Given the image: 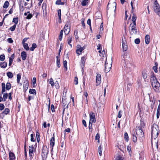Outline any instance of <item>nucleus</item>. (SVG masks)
<instances>
[{"mask_svg":"<svg viewBox=\"0 0 160 160\" xmlns=\"http://www.w3.org/2000/svg\"><path fill=\"white\" fill-rule=\"evenodd\" d=\"M92 122H89V130H90L92 128Z\"/></svg>","mask_w":160,"mask_h":160,"instance_id":"338daca9","label":"nucleus"},{"mask_svg":"<svg viewBox=\"0 0 160 160\" xmlns=\"http://www.w3.org/2000/svg\"><path fill=\"white\" fill-rule=\"evenodd\" d=\"M55 139H54V135L53 134V137L51 138L50 140V145L52 147V151L53 150V147L54 146L55 144Z\"/></svg>","mask_w":160,"mask_h":160,"instance_id":"ddd939ff","label":"nucleus"},{"mask_svg":"<svg viewBox=\"0 0 160 160\" xmlns=\"http://www.w3.org/2000/svg\"><path fill=\"white\" fill-rule=\"evenodd\" d=\"M18 18H14L13 19L12 22H14L15 24H16V25H17V24L18 22Z\"/></svg>","mask_w":160,"mask_h":160,"instance_id":"f704fd0d","label":"nucleus"},{"mask_svg":"<svg viewBox=\"0 0 160 160\" xmlns=\"http://www.w3.org/2000/svg\"><path fill=\"white\" fill-rule=\"evenodd\" d=\"M10 111H3L0 114L1 118H3L5 115H7L9 113Z\"/></svg>","mask_w":160,"mask_h":160,"instance_id":"4468645a","label":"nucleus"},{"mask_svg":"<svg viewBox=\"0 0 160 160\" xmlns=\"http://www.w3.org/2000/svg\"><path fill=\"white\" fill-rule=\"evenodd\" d=\"M16 27V24H14L10 28L9 30L10 31H13L15 30Z\"/></svg>","mask_w":160,"mask_h":160,"instance_id":"37998d69","label":"nucleus"},{"mask_svg":"<svg viewBox=\"0 0 160 160\" xmlns=\"http://www.w3.org/2000/svg\"><path fill=\"white\" fill-rule=\"evenodd\" d=\"M62 103L63 108V110H65L66 109L68 108L69 102H67L66 99L62 98Z\"/></svg>","mask_w":160,"mask_h":160,"instance_id":"39448f33","label":"nucleus"},{"mask_svg":"<svg viewBox=\"0 0 160 160\" xmlns=\"http://www.w3.org/2000/svg\"><path fill=\"white\" fill-rule=\"evenodd\" d=\"M23 46L24 48L27 50H28L29 49V48L28 46V43H24L23 44Z\"/></svg>","mask_w":160,"mask_h":160,"instance_id":"72a5a7b5","label":"nucleus"},{"mask_svg":"<svg viewBox=\"0 0 160 160\" xmlns=\"http://www.w3.org/2000/svg\"><path fill=\"white\" fill-rule=\"evenodd\" d=\"M77 48L78 49L76 50V53L79 55H80L82 51L85 48V46L81 47V46L79 45H77Z\"/></svg>","mask_w":160,"mask_h":160,"instance_id":"423d86ee","label":"nucleus"},{"mask_svg":"<svg viewBox=\"0 0 160 160\" xmlns=\"http://www.w3.org/2000/svg\"><path fill=\"white\" fill-rule=\"evenodd\" d=\"M49 83L51 85L52 87L54 86V83L53 80L52 78H51L49 79Z\"/></svg>","mask_w":160,"mask_h":160,"instance_id":"ea45409f","label":"nucleus"},{"mask_svg":"<svg viewBox=\"0 0 160 160\" xmlns=\"http://www.w3.org/2000/svg\"><path fill=\"white\" fill-rule=\"evenodd\" d=\"M90 116V121L91 122H93L94 123H95L96 122V119L95 118V114L91 112L89 114Z\"/></svg>","mask_w":160,"mask_h":160,"instance_id":"20e7f679","label":"nucleus"},{"mask_svg":"<svg viewBox=\"0 0 160 160\" xmlns=\"http://www.w3.org/2000/svg\"><path fill=\"white\" fill-rule=\"evenodd\" d=\"M86 58L85 56H83L81 58L80 65L82 68H83L84 67V64L85 62Z\"/></svg>","mask_w":160,"mask_h":160,"instance_id":"f8f14e48","label":"nucleus"},{"mask_svg":"<svg viewBox=\"0 0 160 160\" xmlns=\"http://www.w3.org/2000/svg\"><path fill=\"white\" fill-rule=\"evenodd\" d=\"M152 69L155 72H158V67L153 66Z\"/></svg>","mask_w":160,"mask_h":160,"instance_id":"0e129e2a","label":"nucleus"},{"mask_svg":"<svg viewBox=\"0 0 160 160\" xmlns=\"http://www.w3.org/2000/svg\"><path fill=\"white\" fill-rule=\"evenodd\" d=\"M101 77L100 74L98 73L96 77V82L97 86L99 85L101 82Z\"/></svg>","mask_w":160,"mask_h":160,"instance_id":"1a4fd4ad","label":"nucleus"},{"mask_svg":"<svg viewBox=\"0 0 160 160\" xmlns=\"http://www.w3.org/2000/svg\"><path fill=\"white\" fill-rule=\"evenodd\" d=\"M28 82L27 80L25 81L23 83V87L24 90H26L28 88Z\"/></svg>","mask_w":160,"mask_h":160,"instance_id":"f3484780","label":"nucleus"},{"mask_svg":"<svg viewBox=\"0 0 160 160\" xmlns=\"http://www.w3.org/2000/svg\"><path fill=\"white\" fill-rule=\"evenodd\" d=\"M9 3L8 1H6L3 6V8H7L8 7Z\"/></svg>","mask_w":160,"mask_h":160,"instance_id":"2f4dec72","label":"nucleus"},{"mask_svg":"<svg viewBox=\"0 0 160 160\" xmlns=\"http://www.w3.org/2000/svg\"><path fill=\"white\" fill-rule=\"evenodd\" d=\"M29 155L30 157H32L33 155V153L34 152V147L32 145L30 146L29 147Z\"/></svg>","mask_w":160,"mask_h":160,"instance_id":"9b49d317","label":"nucleus"},{"mask_svg":"<svg viewBox=\"0 0 160 160\" xmlns=\"http://www.w3.org/2000/svg\"><path fill=\"white\" fill-rule=\"evenodd\" d=\"M150 37L148 35H146L145 37V43L148 44L150 42Z\"/></svg>","mask_w":160,"mask_h":160,"instance_id":"dca6fc26","label":"nucleus"},{"mask_svg":"<svg viewBox=\"0 0 160 160\" xmlns=\"http://www.w3.org/2000/svg\"><path fill=\"white\" fill-rule=\"evenodd\" d=\"M142 76L144 79H145L147 78V74L145 72H142Z\"/></svg>","mask_w":160,"mask_h":160,"instance_id":"6e6d98bb","label":"nucleus"},{"mask_svg":"<svg viewBox=\"0 0 160 160\" xmlns=\"http://www.w3.org/2000/svg\"><path fill=\"white\" fill-rule=\"evenodd\" d=\"M59 56H57L56 57L57 58V65L58 67L59 68L60 67L61 65L60 64V59L59 58Z\"/></svg>","mask_w":160,"mask_h":160,"instance_id":"b1692460","label":"nucleus"},{"mask_svg":"<svg viewBox=\"0 0 160 160\" xmlns=\"http://www.w3.org/2000/svg\"><path fill=\"white\" fill-rule=\"evenodd\" d=\"M5 59V56L4 54H2L0 56V60L3 61Z\"/></svg>","mask_w":160,"mask_h":160,"instance_id":"de8ad7c7","label":"nucleus"},{"mask_svg":"<svg viewBox=\"0 0 160 160\" xmlns=\"http://www.w3.org/2000/svg\"><path fill=\"white\" fill-rule=\"evenodd\" d=\"M136 19L137 17L136 15L134 13H133L132 18V21L134 25L136 24Z\"/></svg>","mask_w":160,"mask_h":160,"instance_id":"5701e85b","label":"nucleus"},{"mask_svg":"<svg viewBox=\"0 0 160 160\" xmlns=\"http://www.w3.org/2000/svg\"><path fill=\"white\" fill-rule=\"evenodd\" d=\"M122 47V48L123 51H126L128 49V45L126 46H123Z\"/></svg>","mask_w":160,"mask_h":160,"instance_id":"052dcab7","label":"nucleus"},{"mask_svg":"<svg viewBox=\"0 0 160 160\" xmlns=\"http://www.w3.org/2000/svg\"><path fill=\"white\" fill-rule=\"evenodd\" d=\"M46 7H47V5L45 3H43L42 4V8L43 10H46Z\"/></svg>","mask_w":160,"mask_h":160,"instance_id":"09e8293b","label":"nucleus"},{"mask_svg":"<svg viewBox=\"0 0 160 160\" xmlns=\"http://www.w3.org/2000/svg\"><path fill=\"white\" fill-rule=\"evenodd\" d=\"M8 42L11 43H12L13 42V41L11 38H9L7 39Z\"/></svg>","mask_w":160,"mask_h":160,"instance_id":"680f3d73","label":"nucleus"},{"mask_svg":"<svg viewBox=\"0 0 160 160\" xmlns=\"http://www.w3.org/2000/svg\"><path fill=\"white\" fill-rule=\"evenodd\" d=\"M122 46H126L127 45V42L125 38L124 37V38L122 37Z\"/></svg>","mask_w":160,"mask_h":160,"instance_id":"c85d7f7f","label":"nucleus"},{"mask_svg":"<svg viewBox=\"0 0 160 160\" xmlns=\"http://www.w3.org/2000/svg\"><path fill=\"white\" fill-rule=\"evenodd\" d=\"M29 92L31 94H36V91L34 89H30L29 91Z\"/></svg>","mask_w":160,"mask_h":160,"instance_id":"e433bc0d","label":"nucleus"},{"mask_svg":"<svg viewBox=\"0 0 160 160\" xmlns=\"http://www.w3.org/2000/svg\"><path fill=\"white\" fill-rule=\"evenodd\" d=\"M7 75L8 78H11L13 77V75L12 72H8L7 73Z\"/></svg>","mask_w":160,"mask_h":160,"instance_id":"473e14b6","label":"nucleus"},{"mask_svg":"<svg viewBox=\"0 0 160 160\" xmlns=\"http://www.w3.org/2000/svg\"><path fill=\"white\" fill-rule=\"evenodd\" d=\"M31 139L30 140L32 142H35V139L34 138V135L33 134H31Z\"/></svg>","mask_w":160,"mask_h":160,"instance_id":"49530a36","label":"nucleus"},{"mask_svg":"<svg viewBox=\"0 0 160 160\" xmlns=\"http://www.w3.org/2000/svg\"><path fill=\"white\" fill-rule=\"evenodd\" d=\"M9 157L10 160H14L15 158L14 154L11 152H9Z\"/></svg>","mask_w":160,"mask_h":160,"instance_id":"2eb2a0df","label":"nucleus"},{"mask_svg":"<svg viewBox=\"0 0 160 160\" xmlns=\"http://www.w3.org/2000/svg\"><path fill=\"white\" fill-rule=\"evenodd\" d=\"M4 108V105L2 104H0V110H2Z\"/></svg>","mask_w":160,"mask_h":160,"instance_id":"e2e57ef3","label":"nucleus"},{"mask_svg":"<svg viewBox=\"0 0 160 160\" xmlns=\"http://www.w3.org/2000/svg\"><path fill=\"white\" fill-rule=\"evenodd\" d=\"M70 31V27L68 25H66L64 28V31L65 34L67 35Z\"/></svg>","mask_w":160,"mask_h":160,"instance_id":"9d476101","label":"nucleus"},{"mask_svg":"<svg viewBox=\"0 0 160 160\" xmlns=\"http://www.w3.org/2000/svg\"><path fill=\"white\" fill-rule=\"evenodd\" d=\"M159 130L158 125L154 123L152 127V129L151 131L152 136V147L153 148V142L152 139H155L158 136L159 133Z\"/></svg>","mask_w":160,"mask_h":160,"instance_id":"f257e3e1","label":"nucleus"},{"mask_svg":"<svg viewBox=\"0 0 160 160\" xmlns=\"http://www.w3.org/2000/svg\"><path fill=\"white\" fill-rule=\"evenodd\" d=\"M132 141L134 142H136L137 141V137L136 136L134 135L133 134H132Z\"/></svg>","mask_w":160,"mask_h":160,"instance_id":"a18cd8bd","label":"nucleus"},{"mask_svg":"<svg viewBox=\"0 0 160 160\" xmlns=\"http://www.w3.org/2000/svg\"><path fill=\"white\" fill-rule=\"evenodd\" d=\"M11 87V85L10 82H7L6 84V89L7 90H9L10 89Z\"/></svg>","mask_w":160,"mask_h":160,"instance_id":"cd10ccee","label":"nucleus"},{"mask_svg":"<svg viewBox=\"0 0 160 160\" xmlns=\"http://www.w3.org/2000/svg\"><path fill=\"white\" fill-rule=\"evenodd\" d=\"M136 132L138 137L141 138V139H142L144 138L143 132L142 129H140V128L136 127Z\"/></svg>","mask_w":160,"mask_h":160,"instance_id":"f03ea898","label":"nucleus"},{"mask_svg":"<svg viewBox=\"0 0 160 160\" xmlns=\"http://www.w3.org/2000/svg\"><path fill=\"white\" fill-rule=\"evenodd\" d=\"M154 12L160 17V7L157 1L155 2L153 6Z\"/></svg>","mask_w":160,"mask_h":160,"instance_id":"7ed1b4c3","label":"nucleus"},{"mask_svg":"<svg viewBox=\"0 0 160 160\" xmlns=\"http://www.w3.org/2000/svg\"><path fill=\"white\" fill-rule=\"evenodd\" d=\"M58 16L59 17V20H61V9H59L58 11Z\"/></svg>","mask_w":160,"mask_h":160,"instance_id":"3c124183","label":"nucleus"},{"mask_svg":"<svg viewBox=\"0 0 160 160\" xmlns=\"http://www.w3.org/2000/svg\"><path fill=\"white\" fill-rule=\"evenodd\" d=\"M67 62L66 60H65L63 61V67L66 68V70H67Z\"/></svg>","mask_w":160,"mask_h":160,"instance_id":"a19ab883","label":"nucleus"},{"mask_svg":"<svg viewBox=\"0 0 160 160\" xmlns=\"http://www.w3.org/2000/svg\"><path fill=\"white\" fill-rule=\"evenodd\" d=\"M17 82L18 83H20V81L21 78V76L20 73L18 74L17 76Z\"/></svg>","mask_w":160,"mask_h":160,"instance_id":"7c9ffc66","label":"nucleus"},{"mask_svg":"<svg viewBox=\"0 0 160 160\" xmlns=\"http://www.w3.org/2000/svg\"><path fill=\"white\" fill-rule=\"evenodd\" d=\"M21 56L22 60H25L26 59L27 54L25 51L22 52L21 53Z\"/></svg>","mask_w":160,"mask_h":160,"instance_id":"a211bd4d","label":"nucleus"},{"mask_svg":"<svg viewBox=\"0 0 160 160\" xmlns=\"http://www.w3.org/2000/svg\"><path fill=\"white\" fill-rule=\"evenodd\" d=\"M104 105H103L102 104L99 103H98L97 104V107L98 108H97V110H98V109H103L104 110V108H103L104 107Z\"/></svg>","mask_w":160,"mask_h":160,"instance_id":"4be33fe9","label":"nucleus"},{"mask_svg":"<svg viewBox=\"0 0 160 160\" xmlns=\"http://www.w3.org/2000/svg\"><path fill=\"white\" fill-rule=\"evenodd\" d=\"M7 65V63L6 62H2L0 63V66L1 68H5Z\"/></svg>","mask_w":160,"mask_h":160,"instance_id":"aec40b11","label":"nucleus"},{"mask_svg":"<svg viewBox=\"0 0 160 160\" xmlns=\"http://www.w3.org/2000/svg\"><path fill=\"white\" fill-rule=\"evenodd\" d=\"M124 138L126 141L128 142V134L127 132H125L124 133Z\"/></svg>","mask_w":160,"mask_h":160,"instance_id":"c03bdc74","label":"nucleus"},{"mask_svg":"<svg viewBox=\"0 0 160 160\" xmlns=\"http://www.w3.org/2000/svg\"><path fill=\"white\" fill-rule=\"evenodd\" d=\"M37 47V45L36 43H33L32 44V47L30 48V50L31 51H33L34 49Z\"/></svg>","mask_w":160,"mask_h":160,"instance_id":"bb28decb","label":"nucleus"},{"mask_svg":"<svg viewBox=\"0 0 160 160\" xmlns=\"http://www.w3.org/2000/svg\"><path fill=\"white\" fill-rule=\"evenodd\" d=\"M131 5L132 7V12L134 11L133 10L135 7H138V2L137 1L135 2V0H133V2L132 1L131 2Z\"/></svg>","mask_w":160,"mask_h":160,"instance_id":"6e6552de","label":"nucleus"},{"mask_svg":"<svg viewBox=\"0 0 160 160\" xmlns=\"http://www.w3.org/2000/svg\"><path fill=\"white\" fill-rule=\"evenodd\" d=\"M129 31L131 35L135 34L137 33V29H133L132 30L131 29H129Z\"/></svg>","mask_w":160,"mask_h":160,"instance_id":"412c9836","label":"nucleus"},{"mask_svg":"<svg viewBox=\"0 0 160 160\" xmlns=\"http://www.w3.org/2000/svg\"><path fill=\"white\" fill-rule=\"evenodd\" d=\"M8 97V94L7 93H5L4 94L2 98L4 101H6V99Z\"/></svg>","mask_w":160,"mask_h":160,"instance_id":"79ce46f5","label":"nucleus"},{"mask_svg":"<svg viewBox=\"0 0 160 160\" xmlns=\"http://www.w3.org/2000/svg\"><path fill=\"white\" fill-rule=\"evenodd\" d=\"M91 20L90 19H88L87 21V23L89 25L90 27V29L91 30Z\"/></svg>","mask_w":160,"mask_h":160,"instance_id":"4d7b16f0","label":"nucleus"},{"mask_svg":"<svg viewBox=\"0 0 160 160\" xmlns=\"http://www.w3.org/2000/svg\"><path fill=\"white\" fill-rule=\"evenodd\" d=\"M131 84L130 83L128 84L127 87V90L129 92L131 91Z\"/></svg>","mask_w":160,"mask_h":160,"instance_id":"c9c22d12","label":"nucleus"},{"mask_svg":"<svg viewBox=\"0 0 160 160\" xmlns=\"http://www.w3.org/2000/svg\"><path fill=\"white\" fill-rule=\"evenodd\" d=\"M112 66V64H108L107 61L105 62V72H108L110 71Z\"/></svg>","mask_w":160,"mask_h":160,"instance_id":"0eeeda50","label":"nucleus"},{"mask_svg":"<svg viewBox=\"0 0 160 160\" xmlns=\"http://www.w3.org/2000/svg\"><path fill=\"white\" fill-rule=\"evenodd\" d=\"M136 25V24L134 25L133 24V25H132V24L131 23L130 25V26L132 25L131 29H132H132H137L136 28V27H135Z\"/></svg>","mask_w":160,"mask_h":160,"instance_id":"69168bd1","label":"nucleus"},{"mask_svg":"<svg viewBox=\"0 0 160 160\" xmlns=\"http://www.w3.org/2000/svg\"><path fill=\"white\" fill-rule=\"evenodd\" d=\"M155 85H152L153 88H154L156 89H157V88H159L160 86V84L158 81L155 82V83H154Z\"/></svg>","mask_w":160,"mask_h":160,"instance_id":"a878e982","label":"nucleus"},{"mask_svg":"<svg viewBox=\"0 0 160 160\" xmlns=\"http://www.w3.org/2000/svg\"><path fill=\"white\" fill-rule=\"evenodd\" d=\"M72 41V37L71 36L69 37L67 39L68 43L69 44L71 47V48H72V45L70 44V43Z\"/></svg>","mask_w":160,"mask_h":160,"instance_id":"393cba45","label":"nucleus"},{"mask_svg":"<svg viewBox=\"0 0 160 160\" xmlns=\"http://www.w3.org/2000/svg\"><path fill=\"white\" fill-rule=\"evenodd\" d=\"M63 33V31L62 30L60 32V35L59 36V39L60 41H61L62 39Z\"/></svg>","mask_w":160,"mask_h":160,"instance_id":"58836bf2","label":"nucleus"},{"mask_svg":"<svg viewBox=\"0 0 160 160\" xmlns=\"http://www.w3.org/2000/svg\"><path fill=\"white\" fill-rule=\"evenodd\" d=\"M88 3V0H83L82 1L81 4L82 6H85Z\"/></svg>","mask_w":160,"mask_h":160,"instance_id":"c756f323","label":"nucleus"},{"mask_svg":"<svg viewBox=\"0 0 160 160\" xmlns=\"http://www.w3.org/2000/svg\"><path fill=\"white\" fill-rule=\"evenodd\" d=\"M157 78H156L155 76L154 75V74H153V75H152V76L151 78L150 81H153V80H157Z\"/></svg>","mask_w":160,"mask_h":160,"instance_id":"8fccbe9b","label":"nucleus"},{"mask_svg":"<svg viewBox=\"0 0 160 160\" xmlns=\"http://www.w3.org/2000/svg\"><path fill=\"white\" fill-rule=\"evenodd\" d=\"M115 160H123L122 158L120 156H118Z\"/></svg>","mask_w":160,"mask_h":160,"instance_id":"774afa93","label":"nucleus"},{"mask_svg":"<svg viewBox=\"0 0 160 160\" xmlns=\"http://www.w3.org/2000/svg\"><path fill=\"white\" fill-rule=\"evenodd\" d=\"M74 82H75V85H77L78 83V78L77 77H75L74 78Z\"/></svg>","mask_w":160,"mask_h":160,"instance_id":"13d9d810","label":"nucleus"},{"mask_svg":"<svg viewBox=\"0 0 160 160\" xmlns=\"http://www.w3.org/2000/svg\"><path fill=\"white\" fill-rule=\"evenodd\" d=\"M32 17V15L30 14L29 13L27 16V17L26 18L27 19H31Z\"/></svg>","mask_w":160,"mask_h":160,"instance_id":"603ef678","label":"nucleus"},{"mask_svg":"<svg viewBox=\"0 0 160 160\" xmlns=\"http://www.w3.org/2000/svg\"><path fill=\"white\" fill-rule=\"evenodd\" d=\"M78 31L77 30H75L74 32V34L75 35V37L76 39H78Z\"/></svg>","mask_w":160,"mask_h":160,"instance_id":"5fc2aeb1","label":"nucleus"},{"mask_svg":"<svg viewBox=\"0 0 160 160\" xmlns=\"http://www.w3.org/2000/svg\"><path fill=\"white\" fill-rule=\"evenodd\" d=\"M100 137V135L99 133H97L96 135L95 139L98 140L99 139Z\"/></svg>","mask_w":160,"mask_h":160,"instance_id":"bf43d9fd","label":"nucleus"},{"mask_svg":"<svg viewBox=\"0 0 160 160\" xmlns=\"http://www.w3.org/2000/svg\"><path fill=\"white\" fill-rule=\"evenodd\" d=\"M145 126V124L144 122L142 120L140 121V125H138V126H137L136 127L140 128V129H142V128H144Z\"/></svg>","mask_w":160,"mask_h":160,"instance_id":"6ab92c4d","label":"nucleus"},{"mask_svg":"<svg viewBox=\"0 0 160 160\" xmlns=\"http://www.w3.org/2000/svg\"><path fill=\"white\" fill-rule=\"evenodd\" d=\"M134 42L136 44H138L140 42V39L139 38H137L135 40Z\"/></svg>","mask_w":160,"mask_h":160,"instance_id":"864d4df0","label":"nucleus"},{"mask_svg":"<svg viewBox=\"0 0 160 160\" xmlns=\"http://www.w3.org/2000/svg\"><path fill=\"white\" fill-rule=\"evenodd\" d=\"M102 147L100 145L98 147V152L100 156L102 155Z\"/></svg>","mask_w":160,"mask_h":160,"instance_id":"4c0bfd02","label":"nucleus"}]
</instances>
